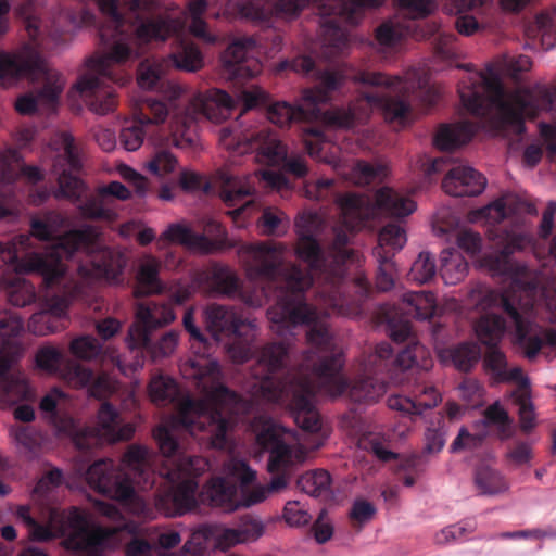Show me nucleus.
I'll list each match as a JSON object with an SVG mask.
<instances>
[{
  "mask_svg": "<svg viewBox=\"0 0 556 556\" xmlns=\"http://www.w3.org/2000/svg\"><path fill=\"white\" fill-rule=\"evenodd\" d=\"M320 15L319 48L316 56L292 60L296 73L316 76L318 85L305 89L303 104L278 101L267 109V118L280 128L292 123L323 122L332 128H351L380 109L386 118L403 122L410 112L405 99L415 89H426L427 80L417 71L405 77L387 76L342 64L338 70H317L316 59L334 61L349 47L344 24L356 25L365 8H377L383 0H312ZM238 13L254 23L269 24L274 16L295 17L311 0H230Z\"/></svg>",
  "mask_w": 556,
  "mask_h": 556,
  "instance_id": "obj_1",
  "label": "nucleus"
},
{
  "mask_svg": "<svg viewBox=\"0 0 556 556\" xmlns=\"http://www.w3.org/2000/svg\"><path fill=\"white\" fill-rule=\"evenodd\" d=\"M305 192L307 198L316 201H333L340 208L342 225L333 228L329 255L308 230L299 231L295 248L298 258L308 265L307 269L286 261L288 248L281 242L241 244L238 253L251 279L262 281L278 292L274 305L285 299L308 303L305 291L315 279H321L325 283L319 293L327 306L321 313L357 316L371 293V286L364 273H357L352 280L346 279L345 262L354 254L346 248L351 235L366 227L378 214L404 218L416 210V204L389 187L376 191L375 202L359 193L341 194L330 178L308 184Z\"/></svg>",
  "mask_w": 556,
  "mask_h": 556,
  "instance_id": "obj_2",
  "label": "nucleus"
},
{
  "mask_svg": "<svg viewBox=\"0 0 556 556\" xmlns=\"http://www.w3.org/2000/svg\"><path fill=\"white\" fill-rule=\"evenodd\" d=\"M191 366L195 386L203 393L201 400L182 395L177 381L168 376H154L149 383V395L154 404H173L177 408L173 425H159L153 430V438L164 458L159 476L169 484L165 500L173 504L178 515L197 508V479L207 469L208 462L187 454L177 432L181 430L214 448H224L231 416L242 406V397L222 383L216 362L207 361L203 366L192 362Z\"/></svg>",
  "mask_w": 556,
  "mask_h": 556,
  "instance_id": "obj_3",
  "label": "nucleus"
},
{
  "mask_svg": "<svg viewBox=\"0 0 556 556\" xmlns=\"http://www.w3.org/2000/svg\"><path fill=\"white\" fill-rule=\"evenodd\" d=\"M273 329L279 333L299 326L307 327L306 340L311 351L305 355V367L318 378L332 396L348 393L354 402H376L386 393L387 380L383 370L390 365L393 349L381 342L364 365L363 374L350 382L342 374L343 353L336 346L329 329V313L303 301L282 300L267 309Z\"/></svg>",
  "mask_w": 556,
  "mask_h": 556,
  "instance_id": "obj_4",
  "label": "nucleus"
},
{
  "mask_svg": "<svg viewBox=\"0 0 556 556\" xmlns=\"http://www.w3.org/2000/svg\"><path fill=\"white\" fill-rule=\"evenodd\" d=\"M31 237L41 241L54 239V229L41 218L30 222V235H18L8 242H0V268L12 265L23 274H37L42 277L47 288L60 285L66 274L64 258L75 253H84L86 265H79L78 271L84 278L103 279L111 285L124 283V270L127 256L124 252L102 245L98 228L84 225L59 237L50 253H25L31 245Z\"/></svg>",
  "mask_w": 556,
  "mask_h": 556,
  "instance_id": "obj_5",
  "label": "nucleus"
},
{
  "mask_svg": "<svg viewBox=\"0 0 556 556\" xmlns=\"http://www.w3.org/2000/svg\"><path fill=\"white\" fill-rule=\"evenodd\" d=\"M288 354L289 346L285 342L266 344L253 368L255 386L265 400L287 405L302 430L318 432L321 420L313 403L315 382L311 375L287 368Z\"/></svg>",
  "mask_w": 556,
  "mask_h": 556,
  "instance_id": "obj_6",
  "label": "nucleus"
},
{
  "mask_svg": "<svg viewBox=\"0 0 556 556\" xmlns=\"http://www.w3.org/2000/svg\"><path fill=\"white\" fill-rule=\"evenodd\" d=\"M386 320L390 337L394 342L407 341V345L397 352L391 364L403 374L406 370L412 371L407 375L408 394L390 396L388 406L405 414L420 415L424 410L433 408L441 402L440 392L426 380V374L432 367L433 361L430 352L413 337L412 324L407 318L396 319L387 313Z\"/></svg>",
  "mask_w": 556,
  "mask_h": 556,
  "instance_id": "obj_7",
  "label": "nucleus"
},
{
  "mask_svg": "<svg viewBox=\"0 0 556 556\" xmlns=\"http://www.w3.org/2000/svg\"><path fill=\"white\" fill-rule=\"evenodd\" d=\"M497 231H500L501 235L496 233L497 241L494 243L496 250L494 252L486 253L482 257V265L493 275L511 278L513 283L509 288L502 291L491 289L486 290L478 302V306L482 311L500 309L503 314L486 313L481 316L476 325L477 336L481 343L486 348L497 346L506 329L508 327L514 329V325L501 306H483L485 295L490 292L504 293L513 290H528V282L520 281V275L525 270V267L515 263L511 258V255L516 251L525 248L527 238L520 233L503 231L501 228H498Z\"/></svg>",
  "mask_w": 556,
  "mask_h": 556,
  "instance_id": "obj_8",
  "label": "nucleus"
},
{
  "mask_svg": "<svg viewBox=\"0 0 556 556\" xmlns=\"http://www.w3.org/2000/svg\"><path fill=\"white\" fill-rule=\"evenodd\" d=\"M538 285L528 282V290H513L504 293L490 292L483 300V306H501L514 325L515 344L522 356L533 362L544 344L556 348V330L542 327L535 321L539 304L535 295Z\"/></svg>",
  "mask_w": 556,
  "mask_h": 556,
  "instance_id": "obj_9",
  "label": "nucleus"
},
{
  "mask_svg": "<svg viewBox=\"0 0 556 556\" xmlns=\"http://www.w3.org/2000/svg\"><path fill=\"white\" fill-rule=\"evenodd\" d=\"M64 393L54 388L46 394L39 408L47 414L60 433L70 437L74 445L80 451H89L102 445L104 442L127 441L134 435L135 428L130 424L122 425L118 412L109 402L101 404L96 426L80 424L71 416H61L58 412V402Z\"/></svg>",
  "mask_w": 556,
  "mask_h": 556,
  "instance_id": "obj_10",
  "label": "nucleus"
},
{
  "mask_svg": "<svg viewBox=\"0 0 556 556\" xmlns=\"http://www.w3.org/2000/svg\"><path fill=\"white\" fill-rule=\"evenodd\" d=\"M60 144L63 152L53 159L51 168V173L58 181L54 197L56 199H68L75 203L78 202V212L86 219L113 220L116 217L113 200L105 199L99 188L94 193L84 198L87 186L78 177L83 164L74 137L68 132H62Z\"/></svg>",
  "mask_w": 556,
  "mask_h": 556,
  "instance_id": "obj_11",
  "label": "nucleus"
},
{
  "mask_svg": "<svg viewBox=\"0 0 556 556\" xmlns=\"http://www.w3.org/2000/svg\"><path fill=\"white\" fill-rule=\"evenodd\" d=\"M150 454L146 447L131 445L123 456L125 471L112 459H100L93 463L86 472V480L90 488L98 493L127 503L134 500V483L142 484L143 489L154 484L150 468Z\"/></svg>",
  "mask_w": 556,
  "mask_h": 556,
  "instance_id": "obj_12",
  "label": "nucleus"
},
{
  "mask_svg": "<svg viewBox=\"0 0 556 556\" xmlns=\"http://www.w3.org/2000/svg\"><path fill=\"white\" fill-rule=\"evenodd\" d=\"M42 2L43 0H26L17 8V14L25 20L30 42L17 52L0 51V81L13 83L21 77H33L41 72L39 49L46 48L45 34L53 42L62 40L65 29L55 22L50 28L42 29L36 12Z\"/></svg>",
  "mask_w": 556,
  "mask_h": 556,
  "instance_id": "obj_13",
  "label": "nucleus"
},
{
  "mask_svg": "<svg viewBox=\"0 0 556 556\" xmlns=\"http://www.w3.org/2000/svg\"><path fill=\"white\" fill-rule=\"evenodd\" d=\"M235 108L236 101L224 90L210 89L197 94L188 106L172 112L167 142L179 149H194L200 118L220 123Z\"/></svg>",
  "mask_w": 556,
  "mask_h": 556,
  "instance_id": "obj_14",
  "label": "nucleus"
},
{
  "mask_svg": "<svg viewBox=\"0 0 556 556\" xmlns=\"http://www.w3.org/2000/svg\"><path fill=\"white\" fill-rule=\"evenodd\" d=\"M174 319L173 309L164 303L152 301L139 303L136 309V320L128 330V346L149 350L156 356L170 355L178 343V332L167 331L154 344L152 331L168 325Z\"/></svg>",
  "mask_w": 556,
  "mask_h": 556,
  "instance_id": "obj_15",
  "label": "nucleus"
},
{
  "mask_svg": "<svg viewBox=\"0 0 556 556\" xmlns=\"http://www.w3.org/2000/svg\"><path fill=\"white\" fill-rule=\"evenodd\" d=\"M52 522L60 536H65L64 546L67 549L83 552L88 556H102L115 531L110 527L89 525L87 515L78 507L68 510H52Z\"/></svg>",
  "mask_w": 556,
  "mask_h": 556,
  "instance_id": "obj_16",
  "label": "nucleus"
},
{
  "mask_svg": "<svg viewBox=\"0 0 556 556\" xmlns=\"http://www.w3.org/2000/svg\"><path fill=\"white\" fill-rule=\"evenodd\" d=\"M256 444L261 452L268 454L267 469L275 475L269 490L286 488L292 467L304 457L293 444L292 432L276 422H266L256 434Z\"/></svg>",
  "mask_w": 556,
  "mask_h": 556,
  "instance_id": "obj_17",
  "label": "nucleus"
},
{
  "mask_svg": "<svg viewBox=\"0 0 556 556\" xmlns=\"http://www.w3.org/2000/svg\"><path fill=\"white\" fill-rule=\"evenodd\" d=\"M232 477L239 483L225 477H214L211 479L206 488V494L212 506L231 513L240 507H251L265 500L266 494L263 489L258 488L252 492L249 491V485L256 479V472L247 463H235L232 466Z\"/></svg>",
  "mask_w": 556,
  "mask_h": 556,
  "instance_id": "obj_18",
  "label": "nucleus"
},
{
  "mask_svg": "<svg viewBox=\"0 0 556 556\" xmlns=\"http://www.w3.org/2000/svg\"><path fill=\"white\" fill-rule=\"evenodd\" d=\"M203 230L204 233H198L184 225L172 224L162 233L161 239L202 254H213L237 247V241L230 239L225 227L214 219L207 220Z\"/></svg>",
  "mask_w": 556,
  "mask_h": 556,
  "instance_id": "obj_19",
  "label": "nucleus"
},
{
  "mask_svg": "<svg viewBox=\"0 0 556 556\" xmlns=\"http://www.w3.org/2000/svg\"><path fill=\"white\" fill-rule=\"evenodd\" d=\"M242 140L245 144L242 152H257L261 160L270 165L283 162L285 169L295 177L302 178L307 174L308 169L304 157H288L286 147L282 144L277 134L268 126L248 130L243 135Z\"/></svg>",
  "mask_w": 556,
  "mask_h": 556,
  "instance_id": "obj_20",
  "label": "nucleus"
},
{
  "mask_svg": "<svg viewBox=\"0 0 556 556\" xmlns=\"http://www.w3.org/2000/svg\"><path fill=\"white\" fill-rule=\"evenodd\" d=\"M406 241L405 229L396 223H389L379 231L378 244L372 250L378 263L376 275L378 290L386 292L393 288L395 271L393 256L403 249Z\"/></svg>",
  "mask_w": 556,
  "mask_h": 556,
  "instance_id": "obj_21",
  "label": "nucleus"
},
{
  "mask_svg": "<svg viewBox=\"0 0 556 556\" xmlns=\"http://www.w3.org/2000/svg\"><path fill=\"white\" fill-rule=\"evenodd\" d=\"M218 180L220 182L219 194L225 204L229 207L239 205L228 212L237 227L247 226V219L251 217L256 210V203L253 199H247L254 191L251 178H243L233 175L227 170L218 172Z\"/></svg>",
  "mask_w": 556,
  "mask_h": 556,
  "instance_id": "obj_22",
  "label": "nucleus"
},
{
  "mask_svg": "<svg viewBox=\"0 0 556 556\" xmlns=\"http://www.w3.org/2000/svg\"><path fill=\"white\" fill-rule=\"evenodd\" d=\"M206 328L215 340L233 339L249 341L254 337L255 320L243 318L233 308L211 304L204 312Z\"/></svg>",
  "mask_w": 556,
  "mask_h": 556,
  "instance_id": "obj_23",
  "label": "nucleus"
},
{
  "mask_svg": "<svg viewBox=\"0 0 556 556\" xmlns=\"http://www.w3.org/2000/svg\"><path fill=\"white\" fill-rule=\"evenodd\" d=\"M169 114L167 103L152 97L141 100L135 119L122 128L119 141L127 151L138 150L151 127L163 123Z\"/></svg>",
  "mask_w": 556,
  "mask_h": 556,
  "instance_id": "obj_24",
  "label": "nucleus"
},
{
  "mask_svg": "<svg viewBox=\"0 0 556 556\" xmlns=\"http://www.w3.org/2000/svg\"><path fill=\"white\" fill-rule=\"evenodd\" d=\"M253 37L244 36L235 38L222 54L223 75L232 81H243L255 77L261 72V63L250 58V52L255 48Z\"/></svg>",
  "mask_w": 556,
  "mask_h": 556,
  "instance_id": "obj_25",
  "label": "nucleus"
},
{
  "mask_svg": "<svg viewBox=\"0 0 556 556\" xmlns=\"http://www.w3.org/2000/svg\"><path fill=\"white\" fill-rule=\"evenodd\" d=\"M41 72L33 77H25L31 81L42 80V86L35 91L21 94L15 101V110L22 115H31L38 111L39 105L53 108L63 91L64 83L58 73H51L40 56ZM21 77L20 79H23Z\"/></svg>",
  "mask_w": 556,
  "mask_h": 556,
  "instance_id": "obj_26",
  "label": "nucleus"
},
{
  "mask_svg": "<svg viewBox=\"0 0 556 556\" xmlns=\"http://www.w3.org/2000/svg\"><path fill=\"white\" fill-rule=\"evenodd\" d=\"M115 531L106 548L118 543L124 544L125 556H152L154 545L150 542L147 529L136 521H125L118 527H110Z\"/></svg>",
  "mask_w": 556,
  "mask_h": 556,
  "instance_id": "obj_27",
  "label": "nucleus"
},
{
  "mask_svg": "<svg viewBox=\"0 0 556 556\" xmlns=\"http://www.w3.org/2000/svg\"><path fill=\"white\" fill-rule=\"evenodd\" d=\"M486 186L482 174L470 166H454L446 173L442 189L452 197H476Z\"/></svg>",
  "mask_w": 556,
  "mask_h": 556,
  "instance_id": "obj_28",
  "label": "nucleus"
},
{
  "mask_svg": "<svg viewBox=\"0 0 556 556\" xmlns=\"http://www.w3.org/2000/svg\"><path fill=\"white\" fill-rule=\"evenodd\" d=\"M482 365L488 375L496 383L513 382L522 390L530 387V381L519 366L508 368L505 353L498 346H489L482 358Z\"/></svg>",
  "mask_w": 556,
  "mask_h": 556,
  "instance_id": "obj_29",
  "label": "nucleus"
},
{
  "mask_svg": "<svg viewBox=\"0 0 556 556\" xmlns=\"http://www.w3.org/2000/svg\"><path fill=\"white\" fill-rule=\"evenodd\" d=\"M12 362L0 357V405L12 406L23 401H33L34 391L27 380L21 376L10 375Z\"/></svg>",
  "mask_w": 556,
  "mask_h": 556,
  "instance_id": "obj_30",
  "label": "nucleus"
},
{
  "mask_svg": "<svg viewBox=\"0 0 556 556\" xmlns=\"http://www.w3.org/2000/svg\"><path fill=\"white\" fill-rule=\"evenodd\" d=\"M457 12L470 11L475 14H460L455 20L457 31L465 36L475 34L488 24L486 15L493 11V5L486 0H452Z\"/></svg>",
  "mask_w": 556,
  "mask_h": 556,
  "instance_id": "obj_31",
  "label": "nucleus"
},
{
  "mask_svg": "<svg viewBox=\"0 0 556 556\" xmlns=\"http://www.w3.org/2000/svg\"><path fill=\"white\" fill-rule=\"evenodd\" d=\"M169 17L172 18V16ZM173 20L175 18L173 17ZM177 20L181 23V27L165 40L174 35H178L184 29L185 22L180 18ZM169 56L175 67L185 72L193 73L201 70L204 65L203 55L198 46L189 38L182 36L176 37Z\"/></svg>",
  "mask_w": 556,
  "mask_h": 556,
  "instance_id": "obj_32",
  "label": "nucleus"
},
{
  "mask_svg": "<svg viewBox=\"0 0 556 556\" xmlns=\"http://www.w3.org/2000/svg\"><path fill=\"white\" fill-rule=\"evenodd\" d=\"M480 125L471 121H463L455 124H444L435 132L434 146L442 151H453L466 143L479 130Z\"/></svg>",
  "mask_w": 556,
  "mask_h": 556,
  "instance_id": "obj_33",
  "label": "nucleus"
},
{
  "mask_svg": "<svg viewBox=\"0 0 556 556\" xmlns=\"http://www.w3.org/2000/svg\"><path fill=\"white\" fill-rule=\"evenodd\" d=\"M160 269L161 263L156 257L146 255L142 258L136 275V287L134 289L136 298L162 292L163 285L160 279Z\"/></svg>",
  "mask_w": 556,
  "mask_h": 556,
  "instance_id": "obj_34",
  "label": "nucleus"
},
{
  "mask_svg": "<svg viewBox=\"0 0 556 556\" xmlns=\"http://www.w3.org/2000/svg\"><path fill=\"white\" fill-rule=\"evenodd\" d=\"M435 308V295L430 291H419L405 293L402 303L394 311L395 314L426 320L434 315Z\"/></svg>",
  "mask_w": 556,
  "mask_h": 556,
  "instance_id": "obj_35",
  "label": "nucleus"
},
{
  "mask_svg": "<svg viewBox=\"0 0 556 556\" xmlns=\"http://www.w3.org/2000/svg\"><path fill=\"white\" fill-rule=\"evenodd\" d=\"M306 134L304 138L305 150L311 157L337 167L339 164V149L325 140L319 126H307L303 128Z\"/></svg>",
  "mask_w": 556,
  "mask_h": 556,
  "instance_id": "obj_36",
  "label": "nucleus"
},
{
  "mask_svg": "<svg viewBox=\"0 0 556 556\" xmlns=\"http://www.w3.org/2000/svg\"><path fill=\"white\" fill-rule=\"evenodd\" d=\"M70 300L67 296L53 294L47 296L42 302L41 312L34 314L30 318L29 327L37 323L47 324L46 330H34L35 333L45 336L50 332H55L58 326L52 325V319L60 320L66 316Z\"/></svg>",
  "mask_w": 556,
  "mask_h": 556,
  "instance_id": "obj_37",
  "label": "nucleus"
},
{
  "mask_svg": "<svg viewBox=\"0 0 556 556\" xmlns=\"http://www.w3.org/2000/svg\"><path fill=\"white\" fill-rule=\"evenodd\" d=\"M473 481L481 495H497L509 488L505 477L498 470L485 465L477 467Z\"/></svg>",
  "mask_w": 556,
  "mask_h": 556,
  "instance_id": "obj_38",
  "label": "nucleus"
},
{
  "mask_svg": "<svg viewBox=\"0 0 556 556\" xmlns=\"http://www.w3.org/2000/svg\"><path fill=\"white\" fill-rule=\"evenodd\" d=\"M298 486L311 496L326 500L331 495V476L324 469L307 471L298 479Z\"/></svg>",
  "mask_w": 556,
  "mask_h": 556,
  "instance_id": "obj_39",
  "label": "nucleus"
},
{
  "mask_svg": "<svg viewBox=\"0 0 556 556\" xmlns=\"http://www.w3.org/2000/svg\"><path fill=\"white\" fill-rule=\"evenodd\" d=\"M468 273L467 261L452 249L444 250L441 254L440 276L445 285L460 282Z\"/></svg>",
  "mask_w": 556,
  "mask_h": 556,
  "instance_id": "obj_40",
  "label": "nucleus"
},
{
  "mask_svg": "<svg viewBox=\"0 0 556 556\" xmlns=\"http://www.w3.org/2000/svg\"><path fill=\"white\" fill-rule=\"evenodd\" d=\"M207 9L206 0H190L188 4V13L191 17L189 31L197 38L207 43H215L218 40L216 35L207 30V24L202 15Z\"/></svg>",
  "mask_w": 556,
  "mask_h": 556,
  "instance_id": "obj_41",
  "label": "nucleus"
},
{
  "mask_svg": "<svg viewBox=\"0 0 556 556\" xmlns=\"http://www.w3.org/2000/svg\"><path fill=\"white\" fill-rule=\"evenodd\" d=\"M214 291L231 295L238 292L240 282L237 275L227 266L214 265L206 275Z\"/></svg>",
  "mask_w": 556,
  "mask_h": 556,
  "instance_id": "obj_42",
  "label": "nucleus"
},
{
  "mask_svg": "<svg viewBox=\"0 0 556 556\" xmlns=\"http://www.w3.org/2000/svg\"><path fill=\"white\" fill-rule=\"evenodd\" d=\"M352 179L358 186H367L372 182H380L388 175L387 166L382 164H371L358 160L352 167Z\"/></svg>",
  "mask_w": 556,
  "mask_h": 556,
  "instance_id": "obj_43",
  "label": "nucleus"
},
{
  "mask_svg": "<svg viewBox=\"0 0 556 556\" xmlns=\"http://www.w3.org/2000/svg\"><path fill=\"white\" fill-rule=\"evenodd\" d=\"M480 357L481 350L476 343L463 342L451 350L452 362L459 371H470Z\"/></svg>",
  "mask_w": 556,
  "mask_h": 556,
  "instance_id": "obj_44",
  "label": "nucleus"
},
{
  "mask_svg": "<svg viewBox=\"0 0 556 556\" xmlns=\"http://www.w3.org/2000/svg\"><path fill=\"white\" fill-rule=\"evenodd\" d=\"M437 275L435 260L429 252H421L413 263L408 278L419 285L431 281Z\"/></svg>",
  "mask_w": 556,
  "mask_h": 556,
  "instance_id": "obj_45",
  "label": "nucleus"
},
{
  "mask_svg": "<svg viewBox=\"0 0 556 556\" xmlns=\"http://www.w3.org/2000/svg\"><path fill=\"white\" fill-rule=\"evenodd\" d=\"M484 419L488 425H494L497 428L498 437L502 440L509 439L513 434V420L508 413L497 403L490 405L484 410Z\"/></svg>",
  "mask_w": 556,
  "mask_h": 556,
  "instance_id": "obj_46",
  "label": "nucleus"
},
{
  "mask_svg": "<svg viewBox=\"0 0 556 556\" xmlns=\"http://www.w3.org/2000/svg\"><path fill=\"white\" fill-rule=\"evenodd\" d=\"M37 299L35 286L25 279H17L8 290V300L13 306L24 307Z\"/></svg>",
  "mask_w": 556,
  "mask_h": 556,
  "instance_id": "obj_47",
  "label": "nucleus"
},
{
  "mask_svg": "<svg viewBox=\"0 0 556 556\" xmlns=\"http://www.w3.org/2000/svg\"><path fill=\"white\" fill-rule=\"evenodd\" d=\"M71 353L80 359H94L101 354V344L91 336H83L74 339L70 345Z\"/></svg>",
  "mask_w": 556,
  "mask_h": 556,
  "instance_id": "obj_48",
  "label": "nucleus"
},
{
  "mask_svg": "<svg viewBox=\"0 0 556 556\" xmlns=\"http://www.w3.org/2000/svg\"><path fill=\"white\" fill-rule=\"evenodd\" d=\"M138 86L142 89H156L163 86V71L159 64L141 63L137 77Z\"/></svg>",
  "mask_w": 556,
  "mask_h": 556,
  "instance_id": "obj_49",
  "label": "nucleus"
},
{
  "mask_svg": "<svg viewBox=\"0 0 556 556\" xmlns=\"http://www.w3.org/2000/svg\"><path fill=\"white\" fill-rule=\"evenodd\" d=\"M236 529L242 543L254 542L258 540L265 531L263 522L251 516L242 517Z\"/></svg>",
  "mask_w": 556,
  "mask_h": 556,
  "instance_id": "obj_50",
  "label": "nucleus"
},
{
  "mask_svg": "<svg viewBox=\"0 0 556 556\" xmlns=\"http://www.w3.org/2000/svg\"><path fill=\"white\" fill-rule=\"evenodd\" d=\"M445 437L446 431L440 421L437 425L429 426L425 432L424 453L435 454L441 452L445 445Z\"/></svg>",
  "mask_w": 556,
  "mask_h": 556,
  "instance_id": "obj_51",
  "label": "nucleus"
},
{
  "mask_svg": "<svg viewBox=\"0 0 556 556\" xmlns=\"http://www.w3.org/2000/svg\"><path fill=\"white\" fill-rule=\"evenodd\" d=\"M177 163V159L169 151L160 150L149 162L148 168L154 175L164 176L174 172Z\"/></svg>",
  "mask_w": 556,
  "mask_h": 556,
  "instance_id": "obj_52",
  "label": "nucleus"
},
{
  "mask_svg": "<svg viewBox=\"0 0 556 556\" xmlns=\"http://www.w3.org/2000/svg\"><path fill=\"white\" fill-rule=\"evenodd\" d=\"M541 302L539 305H544L546 308L545 318L556 324V275L549 278L541 289Z\"/></svg>",
  "mask_w": 556,
  "mask_h": 556,
  "instance_id": "obj_53",
  "label": "nucleus"
},
{
  "mask_svg": "<svg viewBox=\"0 0 556 556\" xmlns=\"http://www.w3.org/2000/svg\"><path fill=\"white\" fill-rule=\"evenodd\" d=\"M63 481V471L60 468L53 467L37 481L33 492L37 495L46 496L52 489L62 485Z\"/></svg>",
  "mask_w": 556,
  "mask_h": 556,
  "instance_id": "obj_54",
  "label": "nucleus"
},
{
  "mask_svg": "<svg viewBox=\"0 0 556 556\" xmlns=\"http://www.w3.org/2000/svg\"><path fill=\"white\" fill-rule=\"evenodd\" d=\"M23 330V320L9 313L0 312V338L3 340V345L9 344L8 340L16 338Z\"/></svg>",
  "mask_w": 556,
  "mask_h": 556,
  "instance_id": "obj_55",
  "label": "nucleus"
},
{
  "mask_svg": "<svg viewBox=\"0 0 556 556\" xmlns=\"http://www.w3.org/2000/svg\"><path fill=\"white\" fill-rule=\"evenodd\" d=\"M63 362V354L53 346L41 348L36 354V364L40 369L54 372Z\"/></svg>",
  "mask_w": 556,
  "mask_h": 556,
  "instance_id": "obj_56",
  "label": "nucleus"
},
{
  "mask_svg": "<svg viewBox=\"0 0 556 556\" xmlns=\"http://www.w3.org/2000/svg\"><path fill=\"white\" fill-rule=\"evenodd\" d=\"M94 372L88 367L71 362L67 364L65 377L76 388L88 387L93 379Z\"/></svg>",
  "mask_w": 556,
  "mask_h": 556,
  "instance_id": "obj_57",
  "label": "nucleus"
},
{
  "mask_svg": "<svg viewBox=\"0 0 556 556\" xmlns=\"http://www.w3.org/2000/svg\"><path fill=\"white\" fill-rule=\"evenodd\" d=\"M472 531V526L468 527L467 525L460 523L452 525L438 532L434 536V541L439 545H445L464 539L468 533H471Z\"/></svg>",
  "mask_w": 556,
  "mask_h": 556,
  "instance_id": "obj_58",
  "label": "nucleus"
},
{
  "mask_svg": "<svg viewBox=\"0 0 556 556\" xmlns=\"http://www.w3.org/2000/svg\"><path fill=\"white\" fill-rule=\"evenodd\" d=\"M402 37V29L392 22H384L376 29V39L381 46L393 47Z\"/></svg>",
  "mask_w": 556,
  "mask_h": 556,
  "instance_id": "obj_59",
  "label": "nucleus"
},
{
  "mask_svg": "<svg viewBox=\"0 0 556 556\" xmlns=\"http://www.w3.org/2000/svg\"><path fill=\"white\" fill-rule=\"evenodd\" d=\"M88 391L92 397L103 400L115 392V383L105 374L99 376L93 375V379L88 386Z\"/></svg>",
  "mask_w": 556,
  "mask_h": 556,
  "instance_id": "obj_60",
  "label": "nucleus"
},
{
  "mask_svg": "<svg viewBox=\"0 0 556 556\" xmlns=\"http://www.w3.org/2000/svg\"><path fill=\"white\" fill-rule=\"evenodd\" d=\"M484 438V434H472L463 427L451 445V452L455 453L465 448H477L482 445Z\"/></svg>",
  "mask_w": 556,
  "mask_h": 556,
  "instance_id": "obj_61",
  "label": "nucleus"
},
{
  "mask_svg": "<svg viewBox=\"0 0 556 556\" xmlns=\"http://www.w3.org/2000/svg\"><path fill=\"white\" fill-rule=\"evenodd\" d=\"M457 245L466 253L475 255L479 253L482 248V238L478 232L471 229H464L457 235Z\"/></svg>",
  "mask_w": 556,
  "mask_h": 556,
  "instance_id": "obj_62",
  "label": "nucleus"
},
{
  "mask_svg": "<svg viewBox=\"0 0 556 556\" xmlns=\"http://www.w3.org/2000/svg\"><path fill=\"white\" fill-rule=\"evenodd\" d=\"M401 8L407 10L414 18L428 16L435 8L434 0H397Z\"/></svg>",
  "mask_w": 556,
  "mask_h": 556,
  "instance_id": "obj_63",
  "label": "nucleus"
},
{
  "mask_svg": "<svg viewBox=\"0 0 556 556\" xmlns=\"http://www.w3.org/2000/svg\"><path fill=\"white\" fill-rule=\"evenodd\" d=\"M119 173L131 185L137 195L144 197L147 194L149 182L146 177L126 165L121 168Z\"/></svg>",
  "mask_w": 556,
  "mask_h": 556,
  "instance_id": "obj_64",
  "label": "nucleus"
}]
</instances>
